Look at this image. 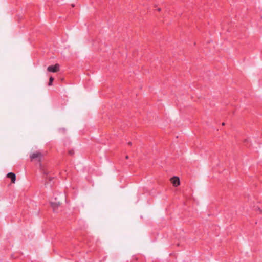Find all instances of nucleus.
<instances>
[{"label":"nucleus","instance_id":"nucleus-2","mask_svg":"<svg viewBox=\"0 0 262 262\" xmlns=\"http://www.w3.org/2000/svg\"><path fill=\"white\" fill-rule=\"evenodd\" d=\"M49 72H57L59 71V66L58 64H56L55 66H49L47 68Z\"/></svg>","mask_w":262,"mask_h":262},{"label":"nucleus","instance_id":"nucleus-1","mask_svg":"<svg viewBox=\"0 0 262 262\" xmlns=\"http://www.w3.org/2000/svg\"><path fill=\"white\" fill-rule=\"evenodd\" d=\"M31 160H36L38 161H40L42 158V154L39 152H35L34 153H32L30 156Z\"/></svg>","mask_w":262,"mask_h":262},{"label":"nucleus","instance_id":"nucleus-3","mask_svg":"<svg viewBox=\"0 0 262 262\" xmlns=\"http://www.w3.org/2000/svg\"><path fill=\"white\" fill-rule=\"evenodd\" d=\"M170 182L173 184V185L175 187H177L180 184V181L178 177H173L170 179Z\"/></svg>","mask_w":262,"mask_h":262},{"label":"nucleus","instance_id":"nucleus-11","mask_svg":"<svg viewBox=\"0 0 262 262\" xmlns=\"http://www.w3.org/2000/svg\"><path fill=\"white\" fill-rule=\"evenodd\" d=\"M222 125L223 126L225 125V123H222Z\"/></svg>","mask_w":262,"mask_h":262},{"label":"nucleus","instance_id":"nucleus-9","mask_svg":"<svg viewBox=\"0 0 262 262\" xmlns=\"http://www.w3.org/2000/svg\"><path fill=\"white\" fill-rule=\"evenodd\" d=\"M128 144L130 145H132V143L129 142L128 143Z\"/></svg>","mask_w":262,"mask_h":262},{"label":"nucleus","instance_id":"nucleus-5","mask_svg":"<svg viewBox=\"0 0 262 262\" xmlns=\"http://www.w3.org/2000/svg\"><path fill=\"white\" fill-rule=\"evenodd\" d=\"M7 177L11 179V182L12 183H14L15 182L16 176L14 173H13V172L8 173L7 175Z\"/></svg>","mask_w":262,"mask_h":262},{"label":"nucleus","instance_id":"nucleus-7","mask_svg":"<svg viewBox=\"0 0 262 262\" xmlns=\"http://www.w3.org/2000/svg\"><path fill=\"white\" fill-rule=\"evenodd\" d=\"M53 80L54 78L52 77H51L49 79V85H52Z\"/></svg>","mask_w":262,"mask_h":262},{"label":"nucleus","instance_id":"nucleus-6","mask_svg":"<svg viewBox=\"0 0 262 262\" xmlns=\"http://www.w3.org/2000/svg\"><path fill=\"white\" fill-rule=\"evenodd\" d=\"M40 167L42 172L45 174H47L48 172L45 169V168H43L41 164H40Z\"/></svg>","mask_w":262,"mask_h":262},{"label":"nucleus","instance_id":"nucleus-4","mask_svg":"<svg viewBox=\"0 0 262 262\" xmlns=\"http://www.w3.org/2000/svg\"><path fill=\"white\" fill-rule=\"evenodd\" d=\"M61 203L60 202H51V205L54 211H55V210L61 205Z\"/></svg>","mask_w":262,"mask_h":262},{"label":"nucleus","instance_id":"nucleus-10","mask_svg":"<svg viewBox=\"0 0 262 262\" xmlns=\"http://www.w3.org/2000/svg\"><path fill=\"white\" fill-rule=\"evenodd\" d=\"M125 158H126V159H128V156H126L125 157Z\"/></svg>","mask_w":262,"mask_h":262},{"label":"nucleus","instance_id":"nucleus-8","mask_svg":"<svg viewBox=\"0 0 262 262\" xmlns=\"http://www.w3.org/2000/svg\"><path fill=\"white\" fill-rule=\"evenodd\" d=\"M157 10H158V11H161V9H160V8H158V9H157Z\"/></svg>","mask_w":262,"mask_h":262}]
</instances>
